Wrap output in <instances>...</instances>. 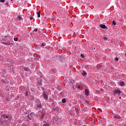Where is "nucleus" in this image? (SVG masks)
<instances>
[{
	"label": "nucleus",
	"instance_id": "obj_9",
	"mask_svg": "<svg viewBox=\"0 0 126 126\" xmlns=\"http://www.w3.org/2000/svg\"><path fill=\"white\" fill-rule=\"evenodd\" d=\"M2 119H7L8 118V116H5L4 115H3L1 116Z\"/></svg>",
	"mask_w": 126,
	"mask_h": 126
},
{
	"label": "nucleus",
	"instance_id": "obj_16",
	"mask_svg": "<svg viewBox=\"0 0 126 126\" xmlns=\"http://www.w3.org/2000/svg\"><path fill=\"white\" fill-rule=\"evenodd\" d=\"M46 46V44L45 43H43L41 44V47H45Z\"/></svg>",
	"mask_w": 126,
	"mask_h": 126
},
{
	"label": "nucleus",
	"instance_id": "obj_17",
	"mask_svg": "<svg viewBox=\"0 0 126 126\" xmlns=\"http://www.w3.org/2000/svg\"><path fill=\"white\" fill-rule=\"evenodd\" d=\"M14 41H15V42H17V41H18V38H17V37H15V38H14Z\"/></svg>",
	"mask_w": 126,
	"mask_h": 126
},
{
	"label": "nucleus",
	"instance_id": "obj_6",
	"mask_svg": "<svg viewBox=\"0 0 126 126\" xmlns=\"http://www.w3.org/2000/svg\"><path fill=\"white\" fill-rule=\"evenodd\" d=\"M44 117H45V113H43V112H41L40 113V119L41 120H43V119H44Z\"/></svg>",
	"mask_w": 126,
	"mask_h": 126
},
{
	"label": "nucleus",
	"instance_id": "obj_27",
	"mask_svg": "<svg viewBox=\"0 0 126 126\" xmlns=\"http://www.w3.org/2000/svg\"><path fill=\"white\" fill-rule=\"evenodd\" d=\"M115 61H116V62H118V61H119V58H115Z\"/></svg>",
	"mask_w": 126,
	"mask_h": 126
},
{
	"label": "nucleus",
	"instance_id": "obj_19",
	"mask_svg": "<svg viewBox=\"0 0 126 126\" xmlns=\"http://www.w3.org/2000/svg\"><path fill=\"white\" fill-rule=\"evenodd\" d=\"M82 75H83L84 76H85V75H86V72H83L82 73Z\"/></svg>",
	"mask_w": 126,
	"mask_h": 126
},
{
	"label": "nucleus",
	"instance_id": "obj_37",
	"mask_svg": "<svg viewBox=\"0 0 126 126\" xmlns=\"http://www.w3.org/2000/svg\"><path fill=\"white\" fill-rule=\"evenodd\" d=\"M11 0V1H12V0Z\"/></svg>",
	"mask_w": 126,
	"mask_h": 126
},
{
	"label": "nucleus",
	"instance_id": "obj_32",
	"mask_svg": "<svg viewBox=\"0 0 126 126\" xmlns=\"http://www.w3.org/2000/svg\"><path fill=\"white\" fill-rule=\"evenodd\" d=\"M45 49H50V47H45Z\"/></svg>",
	"mask_w": 126,
	"mask_h": 126
},
{
	"label": "nucleus",
	"instance_id": "obj_29",
	"mask_svg": "<svg viewBox=\"0 0 126 126\" xmlns=\"http://www.w3.org/2000/svg\"><path fill=\"white\" fill-rule=\"evenodd\" d=\"M30 19V20H32V19H33V17H31Z\"/></svg>",
	"mask_w": 126,
	"mask_h": 126
},
{
	"label": "nucleus",
	"instance_id": "obj_11",
	"mask_svg": "<svg viewBox=\"0 0 126 126\" xmlns=\"http://www.w3.org/2000/svg\"><path fill=\"white\" fill-rule=\"evenodd\" d=\"M25 96L26 97H27V96H28V91H26L25 93Z\"/></svg>",
	"mask_w": 126,
	"mask_h": 126
},
{
	"label": "nucleus",
	"instance_id": "obj_38",
	"mask_svg": "<svg viewBox=\"0 0 126 126\" xmlns=\"http://www.w3.org/2000/svg\"><path fill=\"white\" fill-rule=\"evenodd\" d=\"M125 56H126V53H125Z\"/></svg>",
	"mask_w": 126,
	"mask_h": 126
},
{
	"label": "nucleus",
	"instance_id": "obj_26",
	"mask_svg": "<svg viewBox=\"0 0 126 126\" xmlns=\"http://www.w3.org/2000/svg\"><path fill=\"white\" fill-rule=\"evenodd\" d=\"M33 31H34L35 32H37V31H38V30L37 29H34Z\"/></svg>",
	"mask_w": 126,
	"mask_h": 126
},
{
	"label": "nucleus",
	"instance_id": "obj_13",
	"mask_svg": "<svg viewBox=\"0 0 126 126\" xmlns=\"http://www.w3.org/2000/svg\"><path fill=\"white\" fill-rule=\"evenodd\" d=\"M17 19H19V20H21L22 19V17H21V16L19 15L18 17H17Z\"/></svg>",
	"mask_w": 126,
	"mask_h": 126
},
{
	"label": "nucleus",
	"instance_id": "obj_28",
	"mask_svg": "<svg viewBox=\"0 0 126 126\" xmlns=\"http://www.w3.org/2000/svg\"><path fill=\"white\" fill-rule=\"evenodd\" d=\"M38 108H40L41 109V108H42V106L41 105H38Z\"/></svg>",
	"mask_w": 126,
	"mask_h": 126
},
{
	"label": "nucleus",
	"instance_id": "obj_10",
	"mask_svg": "<svg viewBox=\"0 0 126 126\" xmlns=\"http://www.w3.org/2000/svg\"><path fill=\"white\" fill-rule=\"evenodd\" d=\"M121 86H125V84L124 82H121L120 83Z\"/></svg>",
	"mask_w": 126,
	"mask_h": 126
},
{
	"label": "nucleus",
	"instance_id": "obj_1",
	"mask_svg": "<svg viewBox=\"0 0 126 126\" xmlns=\"http://www.w3.org/2000/svg\"><path fill=\"white\" fill-rule=\"evenodd\" d=\"M79 124L80 126H84L85 125H87L88 123L86 120H79Z\"/></svg>",
	"mask_w": 126,
	"mask_h": 126
},
{
	"label": "nucleus",
	"instance_id": "obj_15",
	"mask_svg": "<svg viewBox=\"0 0 126 126\" xmlns=\"http://www.w3.org/2000/svg\"><path fill=\"white\" fill-rule=\"evenodd\" d=\"M112 24H113V25H117V23H116V21H113Z\"/></svg>",
	"mask_w": 126,
	"mask_h": 126
},
{
	"label": "nucleus",
	"instance_id": "obj_33",
	"mask_svg": "<svg viewBox=\"0 0 126 126\" xmlns=\"http://www.w3.org/2000/svg\"><path fill=\"white\" fill-rule=\"evenodd\" d=\"M86 103H87V104H89V101H86Z\"/></svg>",
	"mask_w": 126,
	"mask_h": 126
},
{
	"label": "nucleus",
	"instance_id": "obj_5",
	"mask_svg": "<svg viewBox=\"0 0 126 126\" xmlns=\"http://www.w3.org/2000/svg\"><path fill=\"white\" fill-rule=\"evenodd\" d=\"M100 27L102 29H108V28H107V26H106L105 25L101 24L100 25Z\"/></svg>",
	"mask_w": 126,
	"mask_h": 126
},
{
	"label": "nucleus",
	"instance_id": "obj_36",
	"mask_svg": "<svg viewBox=\"0 0 126 126\" xmlns=\"http://www.w3.org/2000/svg\"><path fill=\"white\" fill-rule=\"evenodd\" d=\"M121 98H122V97H119V99H121Z\"/></svg>",
	"mask_w": 126,
	"mask_h": 126
},
{
	"label": "nucleus",
	"instance_id": "obj_20",
	"mask_svg": "<svg viewBox=\"0 0 126 126\" xmlns=\"http://www.w3.org/2000/svg\"><path fill=\"white\" fill-rule=\"evenodd\" d=\"M103 39L104 41H107V40H108V38H107V37H103Z\"/></svg>",
	"mask_w": 126,
	"mask_h": 126
},
{
	"label": "nucleus",
	"instance_id": "obj_14",
	"mask_svg": "<svg viewBox=\"0 0 126 126\" xmlns=\"http://www.w3.org/2000/svg\"><path fill=\"white\" fill-rule=\"evenodd\" d=\"M65 102H66V100L65 99V98H63L62 99V103H65Z\"/></svg>",
	"mask_w": 126,
	"mask_h": 126
},
{
	"label": "nucleus",
	"instance_id": "obj_34",
	"mask_svg": "<svg viewBox=\"0 0 126 126\" xmlns=\"http://www.w3.org/2000/svg\"><path fill=\"white\" fill-rule=\"evenodd\" d=\"M37 58H38V59H40V56L38 55V56H37Z\"/></svg>",
	"mask_w": 126,
	"mask_h": 126
},
{
	"label": "nucleus",
	"instance_id": "obj_18",
	"mask_svg": "<svg viewBox=\"0 0 126 126\" xmlns=\"http://www.w3.org/2000/svg\"><path fill=\"white\" fill-rule=\"evenodd\" d=\"M43 126H50L49 124H44Z\"/></svg>",
	"mask_w": 126,
	"mask_h": 126
},
{
	"label": "nucleus",
	"instance_id": "obj_2",
	"mask_svg": "<svg viewBox=\"0 0 126 126\" xmlns=\"http://www.w3.org/2000/svg\"><path fill=\"white\" fill-rule=\"evenodd\" d=\"M34 117H35V113H34V112H32L30 115H28V118L29 120H32Z\"/></svg>",
	"mask_w": 126,
	"mask_h": 126
},
{
	"label": "nucleus",
	"instance_id": "obj_30",
	"mask_svg": "<svg viewBox=\"0 0 126 126\" xmlns=\"http://www.w3.org/2000/svg\"><path fill=\"white\" fill-rule=\"evenodd\" d=\"M10 45H13V43H8V46H10Z\"/></svg>",
	"mask_w": 126,
	"mask_h": 126
},
{
	"label": "nucleus",
	"instance_id": "obj_3",
	"mask_svg": "<svg viewBox=\"0 0 126 126\" xmlns=\"http://www.w3.org/2000/svg\"><path fill=\"white\" fill-rule=\"evenodd\" d=\"M43 96L44 99H45V100H48V94L46 93V92H44L43 93Z\"/></svg>",
	"mask_w": 126,
	"mask_h": 126
},
{
	"label": "nucleus",
	"instance_id": "obj_31",
	"mask_svg": "<svg viewBox=\"0 0 126 126\" xmlns=\"http://www.w3.org/2000/svg\"><path fill=\"white\" fill-rule=\"evenodd\" d=\"M100 90V91H104V90L102 88H101Z\"/></svg>",
	"mask_w": 126,
	"mask_h": 126
},
{
	"label": "nucleus",
	"instance_id": "obj_35",
	"mask_svg": "<svg viewBox=\"0 0 126 126\" xmlns=\"http://www.w3.org/2000/svg\"><path fill=\"white\" fill-rule=\"evenodd\" d=\"M6 100H7L8 101H10V99H6Z\"/></svg>",
	"mask_w": 126,
	"mask_h": 126
},
{
	"label": "nucleus",
	"instance_id": "obj_7",
	"mask_svg": "<svg viewBox=\"0 0 126 126\" xmlns=\"http://www.w3.org/2000/svg\"><path fill=\"white\" fill-rule=\"evenodd\" d=\"M85 93L86 96H88L89 95V91L86 89L85 91Z\"/></svg>",
	"mask_w": 126,
	"mask_h": 126
},
{
	"label": "nucleus",
	"instance_id": "obj_8",
	"mask_svg": "<svg viewBox=\"0 0 126 126\" xmlns=\"http://www.w3.org/2000/svg\"><path fill=\"white\" fill-rule=\"evenodd\" d=\"M114 119H118V120H120L121 117L119 115H115L114 116Z\"/></svg>",
	"mask_w": 126,
	"mask_h": 126
},
{
	"label": "nucleus",
	"instance_id": "obj_23",
	"mask_svg": "<svg viewBox=\"0 0 126 126\" xmlns=\"http://www.w3.org/2000/svg\"><path fill=\"white\" fill-rule=\"evenodd\" d=\"M81 57L83 59V58H84V55H83V54H81Z\"/></svg>",
	"mask_w": 126,
	"mask_h": 126
},
{
	"label": "nucleus",
	"instance_id": "obj_24",
	"mask_svg": "<svg viewBox=\"0 0 126 126\" xmlns=\"http://www.w3.org/2000/svg\"><path fill=\"white\" fill-rule=\"evenodd\" d=\"M5 0H0V2H4Z\"/></svg>",
	"mask_w": 126,
	"mask_h": 126
},
{
	"label": "nucleus",
	"instance_id": "obj_25",
	"mask_svg": "<svg viewBox=\"0 0 126 126\" xmlns=\"http://www.w3.org/2000/svg\"><path fill=\"white\" fill-rule=\"evenodd\" d=\"M5 5H7V6H8V2L7 1L5 4Z\"/></svg>",
	"mask_w": 126,
	"mask_h": 126
},
{
	"label": "nucleus",
	"instance_id": "obj_12",
	"mask_svg": "<svg viewBox=\"0 0 126 126\" xmlns=\"http://www.w3.org/2000/svg\"><path fill=\"white\" fill-rule=\"evenodd\" d=\"M41 13V12L39 11L38 13H37V17H41V15H40Z\"/></svg>",
	"mask_w": 126,
	"mask_h": 126
},
{
	"label": "nucleus",
	"instance_id": "obj_22",
	"mask_svg": "<svg viewBox=\"0 0 126 126\" xmlns=\"http://www.w3.org/2000/svg\"><path fill=\"white\" fill-rule=\"evenodd\" d=\"M2 44H4V45H7L8 46V43H4V42H3Z\"/></svg>",
	"mask_w": 126,
	"mask_h": 126
},
{
	"label": "nucleus",
	"instance_id": "obj_21",
	"mask_svg": "<svg viewBox=\"0 0 126 126\" xmlns=\"http://www.w3.org/2000/svg\"><path fill=\"white\" fill-rule=\"evenodd\" d=\"M24 69H25V71H28V70H29L28 68H24Z\"/></svg>",
	"mask_w": 126,
	"mask_h": 126
},
{
	"label": "nucleus",
	"instance_id": "obj_4",
	"mask_svg": "<svg viewBox=\"0 0 126 126\" xmlns=\"http://www.w3.org/2000/svg\"><path fill=\"white\" fill-rule=\"evenodd\" d=\"M121 91L119 90H116L115 91H114V94H118L119 95H121Z\"/></svg>",
	"mask_w": 126,
	"mask_h": 126
}]
</instances>
